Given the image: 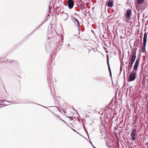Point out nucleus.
Listing matches in <instances>:
<instances>
[{
  "mask_svg": "<svg viewBox=\"0 0 148 148\" xmlns=\"http://www.w3.org/2000/svg\"><path fill=\"white\" fill-rule=\"evenodd\" d=\"M143 69L144 67L143 71L140 74V79L139 85L143 88L145 87V80H148V65H143Z\"/></svg>",
  "mask_w": 148,
  "mask_h": 148,
  "instance_id": "obj_1",
  "label": "nucleus"
},
{
  "mask_svg": "<svg viewBox=\"0 0 148 148\" xmlns=\"http://www.w3.org/2000/svg\"><path fill=\"white\" fill-rule=\"evenodd\" d=\"M51 65H50L49 69L48 70L47 75V81L49 85L51 87V82H52V68Z\"/></svg>",
  "mask_w": 148,
  "mask_h": 148,
  "instance_id": "obj_2",
  "label": "nucleus"
},
{
  "mask_svg": "<svg viewBox=\"0 0 148 148\" xmlns=\"http://www.w3.org/2000/svg\"><path fill=\"white\" fill-rule=\"evenodd\" d=\"M136 50L133 51L132 52V58L130 60L129 62V64H133L136 58Z\"/></svg>",
  "mask_w": 148,
  "mask_h": 148,
  "instance_id": "obj_3",
  "label": "nucleus"
},
{
  "mask_svg": "<svg viewBox=\"0 0 148 148\" xmlns=\"http://www.w3.org/2000/svg\"><path fill=\"white\" fill-rule=\"evenodd\" d=\"M136 129H133L132 130L131 133V136L132 139L133 141H134L136 139L135 136H136Z\"/></svg>",
  "mask_w": 148,
  "mask_h": 148,
  "instance_id": "obj_4",
  "label": "nucleus"
},
{
  "mask_svg": "<svg viewBox=\"0 0 148 148\" xmlns=\"http://www.w3.org/2000/svg\"><path fill=\"white\" fill-rule=\"evenodd\" d=\"M132 14V12L130 10H127L125 14V16L127 20H130L131 18V16Z\"/></svg>",
  "mask_w": 148,
  "mask_h": 148,
  "instance_id": "obj_5",
  "label": "nucleus"
},
{
  "mask_svg": "<svg viewBox=\"0 0 148 148\" xmlns=\"http://www.w3.org/2000/svg\"><path fill=\"white\" fill-rule=\"evenodd\" d=\"M136 78V75L134 73H131L130 75L129 81H134Z\"/></svg>",
  "mask_w": 148,
  "mask_h": 148,
  "instance_id": "obj_6",
  "label": "nucleus"
},
{
  "mask_svg": "<svg viewBox=\"0 0 148 148\" xmlns=\"http://www.w3.org/2000/svg\"><path fill=\"white\" fill-rule=\"evenodd\" d=\"M74 4V2L73 0H69L68 2V7L70 8H73Z\"/></svg>",
  "mask_w": 148,
  "mask_h": 148,
  "instance_id": "obj_7",
  "label": "nucleus"
},
{
  "mask_svg": "<svg viewBox=\"0 0 148 148\" xmlns=\"http://www.w3.org/2000/svg\"><path fill=\"white\" fill-rule=\"evenodd\" d=\"M147 34L145 33L144 35L143 36V44L144 45V46L146 45V42H147Z\"/></svg>",
  "mask_w": 148,
  "mask_h": 148,
  "instance_id": "obj_8",
  "label": "nucleus"
},
{
  "mask_svg": "<svg viewBox=\"0 0 148 148\" xmlns=\"http://www.w3.org/2000/svg\"><path fill=\"white\" fill-rule=\"evenodd\" d=\"M113 1L112 0H109L108 3V6L109 7H112L113 6Z\"/></svg>",
  "mask_w": 148,
  "mask_h": 148,
  "instance_id": "obj_9",
  "label": "nucleus"
},
{
  "mask_svg": "<svg viewBox=\"0 0 148 148\" xmlns=\"http://www.w3.org/2000/svg\"><path fill=\"white\" fill-rule=\"evenodd\" d=\"M74 21L76 24H77V25H79V22L77 19L75 18H74Z\"/></svg>",
  "mask_w": 148,
  "mask_h": 148,
  "instance_id": "obj_10",
  "label": "nucleus"
},
{
  "mask_svg": "<svg viewBox=\"0 0 148 148\" xmlns=\"http://www.w3.org/2000/svg\"><path fill=\"white\" fill-rule=\"evenodd\" d=\"M108 69L109 72L110 76L112 77V73H111V69L110 67V65H108Z\"/></svg>",
  "mask_w": 148,
  "mask_h": 148,
  "instance_id": "obj_11",
  "label": "nucleus"
},
{
  "mask_svg": "<svg viewBox=\"0 0 148 148\" xmlns=\"http://www.w3.org/2000/svg\"><path fill=\"white\" fill-rule=\"evenodd\" d=\"M146 45L144 46V45L143 44V46L142 47L141 49V51L142 52H145V47Z\"/></svg>",
  "mask_w": 148,
  "mask_h": 148,
  "instance_id": "obj_12",
  "label": "nucleus"
},
{
  "mask_svg": "<svg viewBox=\"0 0 148 148\" xmlns=\"http://www.w3.org/2000/svg\"><path fill=\"white\" fill-rule=\"evenodd\" d=\"M132 65H128V66L127 67H126V71H127V70L128 71H130L131 70L132 67Z\"/></svg>",
  "mask_w": 148,
  "mask_h": 148,
  "instance_id": "obj_13",
  "label": "nucleus"
},
{
  "mask_svg": "<svg viewBox=\"0 0 148 148\" xmlns=\"http://www.w3.org/2000/svg\"><path fill=\"white\" fill-rule=\"evenodd\" d=\"M144 0H137L139 4H142L144 2Z\"/></svg>",
  "mask_w": 148,
  "mask_h": 148,
  "instance_id": "obj_14",
  "label": "nucleus"
},
{
  "mask_svg": "<svg viewBox=\"0 0 148 148\" xmlns=\"http://www.w3.org/2000/svg\"><path fill=\"white\" fill-rule=\"evenodd\" d=\"M139 59L137 58L136 60L135 65H138L139 64Z\"/></svg>",
  "mask_w": 148,
  "mask_h": 148,
  "instance_id": "obj_15",
  "label": "nucleus"
},
{
  "mask_svg": "<svg viewBox=\"0 0 148 148\" xmlns=\"http://www.w3.org/2000/svg\"><path fill=\"white\" fill-rule=\"evenodd\" d=\"M100 134H101L100 135V136H102L103 135L105 134V131H100Z\"/></svg>",
  "mask_w": 148,
  "mask_h": 148,
  "instance_id": "obj_16",
  "label": "nucleus"
},
{
  "mask_svg": "<svg viewBox=\"0 0 148 148\" xmlns=\"http://www.w3.org/2000/svg\"><path fill=\"white\" fill-rule=\"evenodd\" d=\"M134 71H136L138 67V65H134Z\"/></svg>",
  "mask_w": 148,
  "mask_h": 148,
  "instance_id": "obj_17",
  "label": "nucleus"
},
{
  "mask_svg": "<svg viewBox=\"0 0 148 148\" xmlns=\"http://www.w3.org/2000/svg\"><path fill=\"white\" fill-rule=\"evenodd\" d=\"M87 49V48L85 47H83L82 48V50L84 51H85L86 49Z\"/></svg>",
  "mask_w": 148,
  "mask_h": 148,
  "instance_id": "obj_18",
  "label": "nucleus"
},
{
  "mask_svg": "<svg viewBox=\"0 0 148 148\" xmlns=\"http://www.w3.org/2000/svg\"><path fill=\"white\" fill-rule=\"evenodd\" d=\"M123 65H121V67L120 68V75L121 74V71H122V66H123Z\"/></svg>",
  "mask_w": 148,
  "mask_h": 148,
  "instance_id": "obj_19",
  "label": "nucleus"
},
{
  "mask_svg": "<svg viewBox=\"0 0 148 148\" xmlns=\"http://www.w3.org/2000/svg\"><path fill=\"white\" fill-rule=\"evenodd\" d=\"M66 117L71 119H72V120H73V119L74 118V117L72 116H66Z\"/></svg>",
  "mask_w": 148,
  "mask_h": 148,
  "instance_id": "obj_20",
  "label": "nucleus"
},
{
  "mask_svg": "<svg viewBox=\"0 0 148 148\" xmlns=\"http://www.w3.org/2000/svg\"><path fill=\"white\" fill-rule=\"evenodd\" d=\"M107 64L108 65H109V58L108 56L107 57Z\"/></svg>",
  "mask_w": 148,
  "mask_h": 148,
  "instance_id": "obj_21",
  "label": "nucleus"
},
{
  "mask_svg": "<svg viewBox=\"0 0 148 148\" xmlns=\"http://www.w3.org/2000/svg\"><path fill=\"white\" fill-rule=\"evenodd\" d=\"M8 102V103H10V102L7 101H1V102L2 103H4V102Z\"/></svg>",
  "mask_w": 148,
  "mask_h": 148,
  "instance_id": "obj_22",
  "label": "nucleus"
},
{
  "mask_svg": "<svg viewBox=\"0 0 148 148\" xmlns=\"http://www.w3.org/2000/svg\"><path fill=\"white\" fill-rule=\"evenodd\" d=\"M60 119L63 122H64V123H66V122H65L64 120L61 119L60 118Z\"/></svg>",
  "mask_w": 148,
  "mask_h": 148,
  "instance_id": "obj_23",
  "label": "nucleus"
},
{
  "mask_svg": "<svg viewBox=\"0 0 148 148\" xmlns=\"http://www.w3.org/2000/svg\"><path fill=\"white\" fill-rule=\"evenodd\" d=\"M123 88H124V89H125L126 88V86L125 85V84H124V85H123Z\"/></svg>",
  "mask_w": 148,
  "mask_h": 148,
  "instance_id": "obj_24",
  "label": "nucleus"
},
{
  "mask_svg": "<svg viewBox=\"0 0 148 148\" xmlns=\"http://www.w3.org/2000/svg\"><path fill=\"white\" fill-rule=\"evenodd\" d=\"M106 145L108 146L110 148V147L111 146L109 145H108L107 143L106 144Z\"/></svg>",
  "mask_w": 148,
  "mask_h": 148,
  "instance_id": "obj_25",
  "label": "nucleus"
},
{
  "mask_svg": "<svg viewBox=\"0 0 148 148\" xmlns=\"http://www.w3.org/2000/svg\"><path fill=\"white\" fill-rule=\"evenodd\" d=\"M71 129H72V130H73L74 132H77V133H78L79 134V133H78L77 132V131H76L74 129H73V128H71Z\"/></svg>",
  "mask_w": 148,
  "mask_h": 148,
  "instance_id": "obj_26",
  "label": "nucleus"
},
{
  "mask_svg": "<svg viewBox=\"0 0 148 148\" xmlns=\"http://www.w3.org/2000/svg\"><path fill=\"white\" fill-rule=\"evenodd\" d=\"M11 103H12V104H14L15 103H14V102L13 101H12V102H11Z\"/></svg>",
  "mask_w": 148,
  "mask_h": 148,
  "instance_id": "obj_27",
  "label": "nucleus"
},
{
  "mask_svg": "<svg viewBox=\"0 0 148 148\" xmlns=\"http://www.w3.org/2000/svg\"><path fill=\"white\" fill-rule=\"evenodd\" d=\"M57 118H59L60 119V116H59V115H58V116H57Z\"/></svg>",
  "mask_w": 148,
  "mask_h": 148,
  "instance_id": "obj_28",
  "label": "nucleus"
},
{
  "mask_svg": "<svg viewBox=\"0 0 148 148\" xmlns=\"http://www.w3.org/2000/svg\"><path fill=\"white\" fill-rule=\"evenodd\" d=\"M123 73H124V75H125V71L124 70H123Z\"/></svg>",
  "mask_w": 148,
  "mask_h": 148,
  "instance_id": "obj_29",
  "label": "nucleus"
},
{
  "mask_svg": "<svg viewBox=\"0 0 148 148\" xmlns=\"http://www.w3.org/2000/svg\"><path fill=\"white\" fill-rule=\"evenodd\" d=\"M90 143H91L92 144V145L93 146H94L93 145H92V143L90 141Z\"/></svg>",
  "mask_w": 148,
  "mask_h": 148,
  "instance_id": "obj_30",
  "label": "nucleus"
},
{
  "mask_svg": "<svg viewBox=\"0 0 148 148\" xmlns=\"http://www.w3.org/2000/svg\"><path fill=\"white\" fill-rule=\"evenodd\" d=\"M93 147L94 148H96V147H95L94 146H93Z\"/></svg>",
  "mask_w": 148,
  "mask_h": 148,
  "instance_id": "obj_31",
  "label": "nucleus"
},
{
  "mask_svg": "<svg viewBox=\"0 0 148 148\" xmlns=\"http://www.w3.org/2000/svg\"><path fill=\"white\" fill-rule=\"evenodd\" d=\"M8 105H9L8 104H7V105H5V106H8Z\"/></svg>",
  "mask_w": 148,
  "mask_h": 148,
  "instance_id": "obj_32",
  "label": "nucleus"
},
{
  "mask_svg": "<svg viewBox=\"0 0 148 148\" xmlns=\"http://www.w3.org/2000/svg\"><path fill=\"white\" fill-rule=\"evenodd\" d=\"M128 90V88H127V91Z\"/></svg>",
  "mask_w": 148,
  "mask_h": 148,
  "instance_id": "obj_33",
  "label": "nucleus"
},
{
  "mask_svg": "<svg viewBox=\"0 0 148 148\" xmlns=\"http://www.w3.org/2000/svg\"><path fill=\"white\" fill-rule=\"evenodd\" d=\"M42 106L43 107H44V106Z\"/></svg>",
  "mask_w": 148,
  "mask_h": 148,
  "instance_id": "obj_34",
  "label": "nucleus"
},
{
  "mask_svg": "<svg viewBox=\"0 0 148 148\" xmlns=\"http://www.w3.org/2000/svg\"><path fill=\"white\" fill-rule=\"evenodd\" d=\"M58 110H59V111H60V110H59V109L58 108Z\"/></svg>",
  "mask_w": 148,
  "mask_h": 148,
  "instance_id": "obj_35",
  "label": "nucleus"
},
{
  "mask_svg": "<svg viewBox=\"0 0 148 148\" xmlns=\"http://www.w3.org/2000/svg\"><path fill=\"white\" fill-rule=\"evenodd\" d=\"M147 82H148V80H147Z\"/></svg>",
  "mask_w": 148,
  "mask_h": 148,
  "instance_id": "obj_36",
  "label": "nucleus"
},
{
  "mask_svg": "<svg viewBox=\"0 0 148 148\" xmlns=\"http://www.w3.org/2000/svg\"><path fill=\"white\" fill-rule=\"evenodd\" d=\"M147 148H148V146Z\"/></svg>",
  "mask_w": 148,
  "mask_h": 148,
  "instance_id": "obj_37",
  "label": "nucleus"
}]
</instances>
